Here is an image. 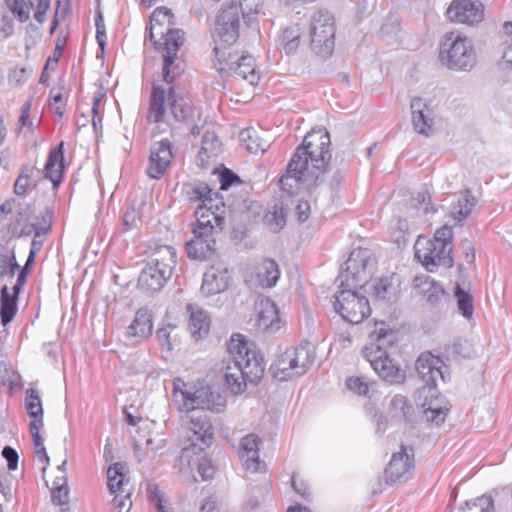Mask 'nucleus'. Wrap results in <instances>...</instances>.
Listing matches in <instances>:
<instances>
[{
    "label": "nucleus",
    "instance_id": "f257e3e1",
    "mask_svg": "<svg viewBox=\"0 0 512 512\" xmlns=\"http://www.w3.org/2000/svg\"><path fill=\"white\" fill-rule=\"evenodd\" d=\"M329 146L330 135L327 131L308 133L290 159L286 174L279 180L281 188L291 193L293 188L302 182L312 194L324 181L323 175L331 160Z\"/></svg>",
    "mask_w": 512,
    "mask_h": 512
},
{
    "label": "nucleus",
    "instance_id": "f03ea898",
    "mask_svg": "<svg viewBox=\"0 0 512 512\" xmlns=\"http://www.w3.org/2000/svg\"><path fill=\"white\" fill-rule=\"evenodd\" d=\"M370 260L368 249L353 250L337 278L341 290L334 295L333 307L343 320L351 324L361 323L371 313L368 299L356 291L368 283Z\"/></svg>",
    "mask_w": 512,
    "mask_h": 512
},
{
    "label": "nucleus",
    "instance_id": "7ed1b4c3",
    "mask_svg": "<svg viewBox=\"0 0 512 512\" xmlns=\"http://www.w3.org/2000/svg\"><path fill=\"white\" fill-rule=\"evenodd\" d=\"M224 363V378L234 394L243 393L248 382L258 384L265 372L262 354L254 343L246 340L241 334L231 336Z\"/></svg>",
    "mask_w": 512,
    "mask_h": 512
},
{
    "label": "nucleus",
    "instance_id": "20e7f679",
    "mask_svg": "<svg viewBox=\"0 0 512 512\" xmlns=\"http://www.w3.org/2000/svg\"><path fill=\"white\" fill-rule=\"evenodd\" d=\"M370 344L362 350L363 357L384 381L391 384H401L405 381L406 374L392 359L389 358L386 349L397 341V332L385 322H376L374 329L369 334Z\"/></svg>",
    "mask_w": 512,
    "mask_h": 512
},
{
    "label": "nucleus",
    "instance_id": "39448f33",
    "mask_svg": "<svg viewBox=\"0 0 512 512\" xmlns=\"http://www.w3.org/2000/svg\"><path fill=\"white\" fill-rule=\"evenodd\" d=\"M419 378L424 383L417 391L418 404L424 410L427 420L440 424L445 420V410L435 401L437 400L436 386L438 381H446L447 366L437 356L430 352L422 353L415 364Z\"/></svg>",
    "mask_w": 512,
    "mask_h": 512
},
{
    "label": "nucleus",
    "instance_id": "423d86ee",
    "mask_svg": "<svg viewBox=\"0 0 512 512\" xmlns=\"http://www.w3.org/2000/svg\"><path fill=\"white\" fill-rule=\"evenodd\" d=\"M225 205H216V211L198 207L195 211L196 226L192 237L186 241L187 255L191 259L206 260L215 251L216 236L225 225Z\"/></svg>",
    "mask_w": 512,
    "mask_h": 512
},
{
    "label": "nucleus",
    "instance_id": "0eeeda50",
    "mask_svg": "<svg viewBox=\"0 0 512 512\" xmlns=\"http://www.w3.org/2000/svg\"><path fill=\"white\" fill-rule=\"evenodd\" d=\"M439 60L451 70L470 71L476 64V53L466 36L450 31L444 34L440 43Z\"/></svg>",
    "mask_w": 512,
    "mask_h": 512
},
{
    "label": "nucleus",
    "instance_id": "6e6552de",
    "mask_svg": "<svg viewBox=\"0 0 512 512\" xmlns=\"http://www.w3.org/2000/svg\"><path fill=\"white\" fill-rule=\"evenodd\" d=\"M213 52L215 54L214 67L221 76L233 75L247 81L252 86L258 84L260 74L252 55L238 56L219 45L214 47Z\"/></svg>",
    "mask_w": 512,
    "mask_h": 512
},
{
    "label": "nucleus",
    "instance_id": "1a4fd4ad",
    "mask_svg": "<svg viewBox=\"0 0 512 512\" xmlns=\"http://www.w3.org/2000/svg\"><path fill=\"white\" fill-rule=\"evenodd\" d=\"M335 33V19L330 12L319 10L311 16L310 47L315 54L324 58L332 54L335 46Z\"/></svg>",
    "mask_w": 512,
    "mask_h": 512
},
{
    "label": "nucleus",
    "instance_id": "9d476101",
    "mask_svg": "<svg viewBox=\"0 0 512 512\" xmlns=\"http://www.w3.org/2000/svg\"><path fill=\"white\" fill-rule=\"evenodd\" d=\"M184 43V32L181 29H168L165 41L161 44L165 53L163 54L162 78L166 83H172L179 77L184 68L183 63L178 59L177 52Z\"/></svg>",
    "mask_w": 512,
    "mask_h": 512
},
{
    "label": "nucleus",
    "instance_id": "9b49d317",
    "mask_svg": "<svg viewBox=\"0 0 512 512\" xmlns=\"http://www.w3.org/2000/svg\"><path fill=\"white\" fill-rule=\"evenodd\" d=\"M240 7L236 2L222 6L216 15L214 37L216 42L232 45L239 37Z\"/></svg>",
    "mask_w": 512,
    "mask_h": 512
},
{
    "label": "nucleus",
    "instance_id": "f8f14e48",
    "mask_svg": "<svg viewBox=\"0 0 512 512\" xmlns=\"http://www.w3.org/2000/svg\"><path fill=\"white\" fill-rule=\"evenodd\" d=\"M451 248L437 244L430 239L419 237L415 243V258L430 272L438 266L452 267Z\"/></svg>",
    "mask_w": 512,
    "mask_h": 512
},
{
    "label": "nucleus",
    "instance_id": "ddd939ff",
    "mask_svg": "<svg viewBox=\"0 0 512 512\" xmlns=\"http://www.w3.org/2000/svg\"><path fill=\"white\" fill-rule=\"evenodd\" d=\"M189 428L192 432V435L189 436L191 444L182 450L183 456L187 457L190 453L198 454L205 450L212 444L213 440V426L207 414H192Z\"/></svg>",
    "mask_w": 512,
    "mask_h": 512
},
{
    "label": "nucleus",
    "instance_id": "4468645a",
    "mask_svg": "<svg viewBox=\"0 0 512 512\" xmlns=\"http://www.w3.org/2000/svg\"><path fill=\"white\" fill-rule=\"evenodd\" d=\"M414 466L413 449L401 446L399 452L393 453L385 469L386 482L395 483L407 481L412 476Z\"/></svg>",
    "mask_w": 512,
    "mask_h": 512
},
{
    "label": "nucleus",
    "instance_id": "2eb2a0df",
    "mask_svg": "<svg viewBox=\"0 0 512 512\" xmlns=\"http://www.w3.org/2000/svg\"><path fill=\"white\" fill-rule=\"evenodd\" d=\"M447 15L454 22L474 25L483 20L484 6L476 0H454L447 9Z\"/></svg>",
    "mask_w": 512,
    "mask_h": 512
},
{
    "label": "nucleus",
    "instance_id": "dca6fc26",
    "mask_svg": "<svg viewBox=\"0 0 512 512\" xmlns=\"http://www.w3.org/2000/svg\"><path fill=\"white\" fill-rule=\"evenodd\" d=\"M173 158L172 143L168 139L155 142L150 149L149 165L146 172L153 179H160Z\"/></svg>",
    "mask_w": 512,
    "mask_h": 512
},
{
    "label": "nucleus",
    "instance_id": "f3484780",
    "mask_svg": "<svg viewBox=\"0 0 512 512\" xmlns=\"http://www.w3.org/2000/svg\"><path fill=\"white\" fill-rule=\"evenodd\" d=\"M187 411L211 410L214 412H221L225 406V400L216 392H213L209 387H201L195 390L191 397H186L183 404Z\"/></svg>",
    "mask_w": 512,
    "mask_h": 512
},
{
    "label": "nucleus",
    "instance_id": "a211bd4d",
    "mask_svg": "<svg viewBox=\"0 0 512 512\" xmlns=\"http://www.w3.org/2000/svg\"><path fill=\"white\" fill-rule=\"evenodd\" d=\"M412 124L414 130L426 137L433 133V111L422 98L416 97L411 100Z\"/></svg>",
    "mask_w": 512,
    "mask_h": 512
},
{
    "label": "nucleus",
    "instance_id": "6ab92c4d",
    "mask_svg": "<svg viewBox=\"0 0 512 512\" xmlns=\"http://www.w3.org/2000/svg\"><path fill=\"white\" fill-rule=\"evenodd\" d=\"M147 264L168 280L176 265V251L168 245L157 246L151 253Z\"/></svg>",
    "mask_w": 512,
    "mask_h": 512
},
{
    "label": "nucleus",
    "instance_id": "aec40b11",
    "mask_svg": "<svg viewBox=\"0 0 512 512\" xmlns=\"http://www.w3.org/2000/svg\"><path fill=\"white\" fill-rule=\"evenodd\" d=\"M152 315L146 308L137 310L131 324L127 327L125 337L131 340L132 344L139 343L152 335Z\"/></svg>",
    "mask_w": 512,
    "mask_h": 512
},
{
    "label": "nucleus",
    "instance_id": "412c9836",
    "mask_svg": "<svg viewBox=\"0 0 512 512\" xmlns=\"http://www.w3.org/2000/svg\"><path fill=\"white\" fill-rule=\"evenodd\" d=\"M260 438L255 434H248L240 441L239 458L245 469L257 472L261 469L259 459Z\"/></svg>",
    "mask_w": 512,
    "mask_h": 512
},
{
    "label": "nucleus",
    "instance_id": "4be33fe9",
    "mask_svg": "<svg viewBox=\"0 0 512 512\" xmlns=\"http://www.w3.org/2000/svg\"><path fill=\"white\" fill-rule=\"evenodd\" d=\"M185 193L191 202L200 201L202 204L199 207L209 208L210 211H216V205H224L222 201H218V193H213L205 182L198 181L185 185Z\"/></svg>",
    "mask_w": 512,
    "mask_h": 512
},
{
    "label": "nucleus",
    "instance_id": "5701e85b",
    "mask_svg": "<svg viewBox=\"0 0 512 512\" xmlns=\"http://www.w3.org/2000/svg\"><path fill=\"white\" fill-rule=\"evenodd\" d=\"M64 172V142L53 148L44 166V177L49 179L56 189L62 182Z\"/></svg>",
    "mask_w": 512,
    "mask_h": 512
},
{
    "label": "nucleus",
    "instance_id": "b1692460",
    "mask_svg": "<svg viewBox=\"0 0 512 512\" xmlns=\"http://www.w3.org/2000/svg\"><path fill=\"white\" fill-rule=\"evenodd\" d=\"M228 280L227 269L212 266L203 275L201 293L205 296L221 293L228 288Z\"/></svg>",
    "mask_w": 512,
    "mask_h": 512
},
{
    "label": "nucleus",
    "instance_id": "393cba45",
    "mask_svg": "<svg viewBox=\"0 0 512 512\" xmlns=\"http://www.w3.org/2000/svg\"><path fill=\"white\" fill-rule=\"evenodd\" d=\"M280 317L277 306L270 299L259 303L257 325L263 331H277L280 328Z\"/></svg>",
    "mask_w": 512,
    "mask_h": 512
},
{
    "label": "nucleus",
    "instance_id": "a878e982",
    "mask_svg": "<svg viewBox=\"0 0 512 512\" xmlns=\"http://www.w3.org/2000/svg\"><path fill=\"white\" fill-rule=\"evenodd\" d=\"M167 100L170 112L176 121L186 122L191 119L194 107L189 99L177 94L172 87L168 91Z\"/></svg>",
    "mask_w": 512,
    "mask_h": 512
},
{
    "label": "nucleus",
    "instance_id": "bb28decb",
    "mask_svg": "<svg viewBox=\"0 0 512 512\" xmlns=\"http://www.w3.org/2000/svg\"><path fill=\"white\" fill-rule=\"evenodd\" d=\"M295 373L299 377L305 374L315 360V348L308 341L300 343L297 347L290 349Z\"/></svg>",
    "mask_w": 512,
    "mask_h": 512
},
{
    "label": "nucleus",
    "instance_id": "cd10ccee",
    "mask_svg": "<svg viewBox=\"0 0 512 512\" xmlns=\"http://www.w3.org/2000/svg\"><path fill=\"white\" fill-rule=\"evenodd\" d=\"M413 285L425 300L432 305L438 304L446 295L442 286L426 275L416 276Z\"/></svg>",
    "mask_w": 512,
    "mask_h": 512
},
{
    "label": "nucleus",
    "instance_id": "c85d7f7f",
    "mask_svg": "<svg viewBox=\"0 0 512 512\" xmlns=\"http://www.w3.org/2000/svg\"><path fill=\"white\" fill-rule=\"evenodd\" d=\"M187 311L190 314L188 329L195 339H201L208 334L210 329V320L207 313L198 306L189 304Z\"/></svg>",
    "mask_w": 512,
    "mask_h": 512
},
{
    "label": "nucleus",
    "instance_id": "c756f323",
    "mask_svg": "<svg viewBox=\"0 0 512 512\" xmlns=\"http://www.w3.org/2000/svg\"><path fill=\"white\" fill-rule=\"evenodd\" d=\"M279 277L280 271L276 261L266 259L256 268L255 287L271 288L276 285Z\"/></svg>",
    "mask_w": 512,
    "mask_h": 512
},
{
    "label": "nucleus",
    "instance_id": "7c9ffc66",
    "mask_svg": "<svg viewBox=\"0 0 512 512\" xmlns=\"http://www.w3.org/2000/svg\"><path fill=\"white\" fill-rule=\"evenodd\" d=\"M166 98L167 96L164 88L160 86H153L147 114V121L149 123H159L164 120L166 114Z\"/></svg>",
    "mask_w": 512,
    "mask_h": 512
},
{
    "label": "nucleus",
    "instance_id": "2f4dec72",
    "mask_svg": "<svg viewBox=\"0 0 512 512\" xmlns=\"http://www.w3.org/2000/svg\"><path fill=\"white\" fill-rule=\"evenodd\" d=\"M167 279L155 271L151 266H146L141 271L138 278V288L146 293L153 294L159 291Z\"/></svg>",
    "mask_w": 512,
    "mask_h": 512
},
{
    "label": "nucleus",
    "instance_id": "473e14b6",
    "mask_svg": "<svg viewBox=\"0 0 512 512\" xmlns=\"http://www.w3.org/2000/svg\"><path fill=\"white\" fill-rule=\"evenodd\" d=\"M477 202V198L472 195L469 189H466L461 193L457 202L452 205L450 210L451 218L457 223H461L468 218Z\"/></svg>",
    "mask_w": 512,
    "mask_h": 512
},
{
    "label": "nucleus",
    "instance_id": "72a5a7b5",
    "mask_svg": "<svg viewBox=\"0 0 512 512\" xmlns=\"http://www.w3.org/2000/svg\"><path fill=\"white\" fill-rule=\"evenodd\" d=\"M287 210L282 201L269 207L263 216L264 225L273 233L280 232L286 225Z\"/></svg>",
    "mask_w": 512,
    "mask_h": 512
},
{
    "label": "nucleus",
    "instance_id": "f704fd0d",
    "mask_svg": "<svg viewBox=\"0 0 512 512\" xmlns=\"http://www.w3.org/2000/svg\"><path fill=\"white\" fill-rule=\"evenodd\" d=\"M13 293H9V289L7 286H3L1 288V296H0V317H1V323L5 326L9 324L18 309L17 306V300L19 293H16L14 290H12Z\"/></svg>",
    "mask_w": 512,
    "mask_h": 512
},
{
    "label": "nucleus",
    "instance_id": "c9c22d12",
    "mask_svg": "<svg viewBox=\"0 0 512 512\" xmlns=\"http://www.w3.org/2000/svg\"><path fill=\"white\" fill-rule=\"evenodd\" d=\"M273 376L281 381H286L294 377H298L295 373L292 354L290 349H287L271 366Z\"/></svg>",
    "mask_w": 512,
    "mask_h": 512
},
{
    "label": "nucleus",
    "instance_id": "e433bc0d",
    "mask_svg": "<svg viewBox=\"0 0 512 512\" xmlns=\"http://www.w3.org/2000/svg\"><path fill=\"white\" fill-rule=\"evenodd\" d=\"M108 488L111 493L120 491L126 492L125 485L128 481L126 474V466L124 463L117 462L109 466L107 470Z\"/></svg>",
    "mask_w": 512,
    "mask_h": 512
},
{
    "label": "nucleus",
    "instance_id": "4c0bfd02",
    "mask_svg": "<svg viewBox=\"0 0 512 512\" xmlns=\"http://www.w3.org/2000/svg\"><path fill=\"white\" fill-rule=\"evenodd\" d=\"M240 140L245 144L246 149L254 154L264 153L269 147V143L262 139L254 129L242 130Z\"/></svg>",
    "mask_w": 512,
    "mask_h": 512
},
{
    "label": "nucleus",
    "instance_id": "58836bf2",
    "mask_svg": "<svg viewBox=\"0 0 512 512\" xmlns=\"http://www.w3.org/2000/svg\"><path fill=\"white\" fill-rule=\"evenodd\" d=\"M301 34L302 29L299 24H293L284 29L280 38V44L286 53H293L298 49Z\"/></svg>",
    "mask_w": 512,
    "mask_h": 512
},
{
    "label": "nucleus",
    "instance_id": "ea45409f",
    "mask_svg": "<svg viewBox=\"0 0 512 512\" xmlns=\"http://www.w3.org/2000/svg\"><path fill=\"white\" fill-rule=\"evenodd\" d=\"M374 296L379 300L392 301L398 294V284L393 282V278H382L374 286Z\"/></svg>",
    "mask_w": 512,
    "mask_h": 512
},
{
    "label": "nucleus",
    "instance_id": "a19ab883",
    "mask_svg": "<svg viewBox=\"0 0 512 512\" xmlns=\"http://www.w3.org/2000/svg\"><path fill=\"white\" fill-rule=\"evenodd\" d=\"M25 406L27 413L33 420L43 422V408L38 392L30 388L26 391Z\"/></svg>",
    "mask_w": 512,
    "mask_h": 512
},
{
    "label": "nucleus",
    "instance_id": "79ce46f5",
    "mask_svg": "<svg viewBox=\"0 0 512 512\" xmlns=\"http://www.w3.org/2000/svg\"><path fill=\"white\" fill-rule=\"evenodd\" d=\"M454 296L457 300V307L460 313L465 318H471L474 311L473 298L471 294L462 289L460 285L457 284L455 287Z\"/></svg>",
    "mask_w": 512,
    "mask_h": 512
},
{
    "label": "nucleus",
    "instance_id": "37998d69",
    "mask_svg": "<svg viewBox=\"0 0 512 512\" xmlns=\"http://www.w3.org/2000/svg\"><path fill=\"white\" fill-rule=\"evenodd\" d=\"M7 6L20 22H26L30 18V9L33 7L32 0H5Z\"/></svg>",
    "mask_w": 512,
    "mask_h": 512
},
{
    "label": "nucleus",
    "instance_id": "c03bdc74",
    "mask_svg": "<svg viewBox=\"0 0 512 512\" xmlns=\"http://www.w3.org/2000/svg\"><path fill=\"white\" fill-rule=\"evenodd\" d=\"M36 171L39 172L34 166L26 165L22 168L21 173L14 184V192L16 195H25L29 186V181Z\"/></svg>",
    "mask_w": 512,
    "mask_h": 512
},
{
    "label": "nucleus",
    "instance_id": "a18cd8bd",
    "mask_svg": "<svg viewBox=\"0 0 512 512\" xmlns=\"http://www.w3.org/2000/svg\"><path fill=\"white\" fill-rule=\"evenodd\" d=\"M466 508L469 510L475 508L479 512H495L493 499L486 495H482L473 501H466L460 506L461 511H464Z\"/></svg>",
    "mask_w": 512,
    "mask_h": 512
},
{
    "label": "nucleus",
    "instance_id": "49530a36",
    "mask_svg": "<svg viewBox=\"0 0 512 512\" xmlns=\"http://www.w3.org/2000/svg\"><path fill=\"white\" fill-rule=\"evenodd\" d=\"M202 146L199 155L202 153L216 156L220 150V141L214 132L207 131L202 137Z\"/></svg>",
    "mask_w": 512,
    "mask_h": 512
},
{
    "label": "nucleus",
    "instance_id": "de8ad7c7",
    "mask_svg": "<svg viewBox=\"0 0 512 512\" xmlns=\"http://www.w3.org/2000/svg\"><path fill=\"white\" fill-rule=\"evenodd\" d=\"M268 498V490L266 487H254L251 489L250 496L246 501V509L248 510H256L261 507V505Z\"/></svg>",
    "mask_w": 512,
    "mask_h": 512
},
{
    "label": "nucleus",
    "instance_id": "09e8293b",
    "mask_svg": "<svg viewBox=\"0 0 512 512\" xmlns=\"http://www.w3.org/2000/svg\"><path fill=\"white\" fill-rule=\"evenodd\" d=\"M173 14L171 10L165 7L156 8L150 18L151 24H155L156 27L162 29V26L167 23L168 27L173 24Z\"/></svg>",
    "mask_w": 512,
    "mask_h": 512
},
{
    "label": "nucleus",
    "instance_id": "8fccbe9b",
    "mask_svg": "<svg viewBox=\"0 0 512 512\" xmlns=\"http://www.w3.org/2000/svg\"><path fill=\"white\" fill-rule=\"evenodd\" d=\"M147 493L150 502L154 505L158 512H173L163 504V492L159 489L157 484H148Z\"/></svg>",
    "mask_w": 512,
    "mask_h": 512
},
{
    "label": "nucleus",
    "instance_id": "3c124183",
    "mask_svg": "<svg viewBox=\"0 0 512 512\" xmlns=\"http://www.w3.org/2000/svg\"><path fill=\"white\" fill-rule=\"evenodd\" d=\"M390 410L395 417L406 418L411 410L408 405L407 399L402 395H395L390 401Z\"/></svg>",
    "mask_w": 512,
    "mask_h": 512
},
{
    "label": "nucleus",
    "instance_id": "603ef678",
    "mask_svg": "<svg viewBox=\"0 0 512 512\" xmlns=\"http://www.w3.org/2000/svg\"><path fill=\"white\" fill-rule=\"evenodd\" d=\"M35 255H36V250L31 249L29 256L25 262V265L20 270L17 280H16V283L12 287V290H14L16 293H20V291L22 290V287L25 284L27 276L29 274L30 268H31L32 264L34 263Z\"/></svg>",
    "mask_w": 512,
    "mask_h": 512
},
{
    "label": "nucleus",
    "instance_id": "864d4df0",
    "mask_svg": "<svg viewBox=\"0 0 512 512\" xmlns=\"http://www.w3.org/2000/svg\"><path fill=\"white\" fill-rule=\"evenodd\" d=\"M346 386L360 396H368L370 384L364 377H349L346 380Z\"/></svg>",
    "mask_w": 512,
    "mask_h": 512
},
{
    "label": "nucleus",
    "instance_id": "5fc2aeb1",
    "mask_svg": "<svg viewBox=\"0 0 512 512\" xmlns=\"http://www.w3.org/2000/svg\"><path fill=\"white\" fill-rule=\"evenodd\" d=\"M452 238H453L452 227H450L448 225H444L441 228L436 230L433 239H430V241L437 243V244H443V246H446V248L452 249Z\"/></svg>",
    "mask_w": 512,
    "mask_h": 512
},
{
    "label": "nucleus",
    "instance_id": "6e6d98bb",
    "mask_svg": "<svg viewBox=\"0 0 512 512\" xmlns=\"http://www.w3.org/2000/svg\"><path fill=\"white\" fill-rule=\"evenodd\" d=\"M237 5L240 7L243 18H246L248 15L257 14L260 11L263 0H241Z\"/></svg>",
    "mask_w": 512,
    "mask_h": 512
},
{
    "label": "nucleus",
    "instance_id": "4d7b16f0",
    "mask_svg": "<svg viewBox=\"0 0 512 512\" xmlns=\"http://www.w3.org/2000/svg\"><path fill=\"white\" fill-rule=\"evenodd\" d=\"M429 205L430 195L427 191L418 192L416 196L411 198V206L417 209L422 208L425 214L433 210Z\"/></svg>",
    "mask_w": 512,
    "mask_h": 512
},
{
    "label": "nucleus",
    "instance_id": "13d9d810",
    "mask_svg": "<svg viewBox=\"0 0 512 512\" xmlns=\"http://www.w3.org/2000/svg\"><path fill=\"white\" fill-rule=\"evenodd\" d=\"M112 505L117 512H122L123 510H129L132 506V501L130 500V492L126 490V492L115 495L112 500Z\"/></svg>",
    "mask_w": 512,
    "mask_h": 512
},
{
    "label": "nucleus",
    "instance_id": "bf43d9fd",
    "mask_svg": "<svg viewBox=\"0 0 512 512\" xmlns=\"http://www.w3.org/2000/svg\"><path fill=\"white\" fill-rule=\"evenodd\" d=\"M43 426V422L40 420H32L29 424V430L32 436L33 444L35 448L41 447L44 445V440L40 435V429Z\"/></svg>",
    "mask_w": 512,
    "mask_h": 512
},
{
    "label": "nucleus",
    "instance_id": "052dcab7",
    "mask_svg": "<svg viewBox=\"0 0 512 512\" xmlns=\"http://www.w3.org/2000/svg\"><path fill=\"white\" fill-rule=\"evenodd\" d=\"M66 464H67V459L64 458L62 460L61 464H59L57 466V475L52 483L51 488L68 487L67 473H66V468H65Z\"/></svg>",
    "mask_w": 512,
    "mask_h": 512
},
{
    "label": "nucleus",
    "instance_id": "680f3d73",
    "mask_svg": "<svg viewBox=\"0 0 512 512\" xmlns=\"http://www.w3.org/2000/svg\"><path fill=\"white\" fill-rule=\"evenodd\" d=\"M234 183H240L238 175L229 169H224L220 174V189L227 190Z\"/></svg>",
    "mask_w": 512,
    "mask_h": 512
},
{
    "label": "nucleus",
    "instance_id": "e2e57ef3",
    "mask_svg": "<svg viewBox=\"0 0 512 512\" xmlns=\"http://www.w3.org/2000/svg\"><path fill=\"white\" fill-rule=\"evenodd\" d=\"M52 502L56 505H64L69 502L68 487L51 488Z\"/></svg>",
    "mask_w": 512,
    "mask_h": 512
},
{
    "label": "nucleus",
    "instance_id": "0e129e2a",
    "mask_svg": "<svg viewBox=\"0 0 512 512\" xmlns=\"http://www.w3.org/2000/svg\"><path fill=\"white\" fill-rule=\"evenodd\" d=\"M2 455L7 461V467L9 470H15L18 465V453L11 446H5L2 450Z\"/></svg>",
    "mask_w": 512,
    "mask_h": 512
},
{
    "label": "nucleus",
    "instance_id": "69168bd1",
    "mask_svg": "<svg viewBox=\"0 0 512 512\" xmlns=\"http://www.w3.org/2000/svg\"><path fill=\"white\" fill-rule=\"evenodd\" d=\"M31 100H27L21 109V115L19 117V126L22 127H28L31 131H33V122L29 119L30 118V110H31Z\"/></svg>",
    "mask_w": 512,
    "mask_h": 512
},
{
    "label": "nucleus",
    "instance_id": "338daca9",
    "mask_svg": "<svg viewBox=\"0 0 512 512\" xmlns=\"http://www.w3.org/2000/svg\"><path fill=\"white\" fill-rule=\"evenodd\" d=\"M311 206L306 200H300L295 208V216L300 223L305 222L310 215Z\"/></svg>",
    "mask_w": 512,
    "mask_h": 512
},
{
    "label": "nucleus",
    "instance_id": "774afa93",
    "mask_svg": "<svg viewBox=\"0 0 512 512\" xmlns=\"http://www.w3.org/2000/svg\"><path fill=\"white\" fill-rule=\"evenodd\" d=\"M156 338L158 340L159 345L166 349L167 351L172 350V344L170 341V328L169 327H163L159 328L156 331Z\"/></svg>",
    "mask_w": 512,
    "mask_h": 512
}]
</instances>
